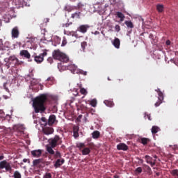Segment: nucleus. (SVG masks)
<instances>
[{"label":"nucleus","instance_id":"1a4fd4ad","mask_svg":"<svg viewBox=\"0 0 178 178\" xmlns=\"http://www.w3.org/2000/svg\"><path fill=\"white\" fill-rule=\"evenodd\" d=\"M73 130V137L74 138H79L80 135L79 134V131L80 130V127L77 125H74L72 127Z\"/></svg>","mask_w":178,"mask_h":178},{"label":"nucleus","instance_id":"de8ad7c7","mask_svg":"<svg viewBox=\"0 0 178 178\" xmlns=\"http://www.w3.org/2000/svg\"><path fill=\"white\" fill-rule=\"evenodd\" d=\"M47 62H49V63H54V58H52V57H49L47 58Z\"/></svg>","mask_w":178,"mask_h":178},{"label":"nucleus","instance_id":"0eeeda50","mask_svg":"<svg viewBox=\"0 0 178 178\" xmlns=\"http://www.w3.org/2000/svg\"><path fill=\"white\" fill-rule=\"evenodd\" d=\"M42 149H35L31 152V154L33 158H40L42 155Z\"/></svg>","mask_w":178,"mask_h":178},{"label":"nucleus","instance_id":"f3484780","mask_svg":"<svg viewBox=\"0 0 178 178\" xmlns=\"http://www.w3.org/2000/svg\"><path fill=\"white\" fill-rule=\"evenodd\" d=\"M113 45L115 47V48L119 49L120 48V40L118 38H115L114 40L113 41Z\"/></svg>","mask_w":178,"mask_h":178},{"label":"nucleus","instance_id":"c9c22d12","mask_svg":"<svg viewBox=\"0 0 178 178\" xmlns=\"http://www.w3.org/2000/svg\"><path fill=\"white\" fill-rule=\"evenodd\" d=\"M94 34L95 35H99V41H102V40H104V36L101 35L99 31H95Z\"/></svg>","mask_w":178,"mask_h":178},{"label":"nucleus","instance_id":"f03ea898","mask_svg":"<svg viewBox=\"0 0 178 178\" xmlns=\"http://www.w3.org/2000/svg\"><path fill=\"white\" fill-rule=\"evenodd\" d=\"M62 143H63V141L59 135L54 136V137L49 140V145L50 146H47V152H49L50 155H54L55 151H54L53 148H56L58 145H62Z\"/></svg>","mask_w":178,"mask_h":178},{"label":"nucleus","instance_id":"393cba45","mask_svg":"<svg viewBox=\"0 0 178 178\" xmlns=\"http://www.w3.org/2000/svg\"><path fill=\"white\" fill-rule=\"evenodd\" d=\"M92 138L97 139V138H99V136H101V134L98 131H95L92 134Z\"/></svg>","mask_w":178,"mask_h":178},{"label":"nucleus","instance_id":"ddd939ff","mask_svg":"<svg viewBox=\"0 0 178 178\" xmlns=\"http://www.w3.org/2000/svg\"><path fill=\"white\" fill-rule=\"evenodd\" d=\"M20 56H24L26 59H30L31 58V55L29 54L27 50H22L19 53Z\"/></svg>","mask_w":178,"mask_h":178},{"label":"nucleus","instance_id":"4468645a","mask_svg":"<svg viewBox=\"0 0 178 178\" xmlns=\"http://www.w3.org/2000/svg\"><path fill=\"white\" fill-rule=\"evenodd\" d=\"M13 130L14 131H18V133H23L24 131V127L20 124L14 125Z\"/></svg>","mask_w":178,"mask_h":178},{"label":"nucleus","instance_id":"b1692460","mask_svg":"<svg viewBox=\"0 0 178 178\" xmlns=\"http://www.w3.org/2000/svg\"><path fill=\"white\" fill-rule=\"evenodd\" d=\"M86 6L85 3H83L81 2L78 3L77 6H76L75 10H80V9H83Z\"/></svg>","mask_w":178,"mask_h":178},{"label":"nucleus","instance_id":"bf43d9fd","mask_svg":"<svg viewBox=\"0 0 178 178\" xmlns=\"http://www.w3.org/2000/svg\"><path fill=\"white\" fill-rule=\"evenodd\" d=\"M160 175H161V173H159V172L156 173V176H159Z\"/></svg>","mask_w":178,"mask_h":178},{"label":"nucleus","instance_id":"680f3d73","mask_svg":"<svg viewBox=\"0 0 178 178\" xmlns=\"http://www.w3.org/2000/svg\"><path fill=\"white\" fill-rule=\"evenodd\" d=\"M2 25V21H1V19H0V26H1Z\"/></svg>","mask_w":178,"mask_h":178},{"label":"nucleus","instance_id":"a19ab883","mask_svg":"<svg viewBox=\"0 0 178 178\" xmlns=\"http://www.w3.org/2000/svg\"><path fill=\"white\" fill-rule=\"evenodd\" d=\"M55 158H61L62 155L59 151H56V153L54 154Z\"/></svg>","mask_w":178,"mask_h":178},{"label":"nucleus","instance_id":"2f4dec72","mask_svg":"<svg viewBox=\"0 0 178 178\" xmlns=\"http://www.w3.org/2000/svg\"><path fill=\"white\" fill-rule=\"evenodd\" d=\"M170 173L172 175V176H173L174 177H177L178 178V170L177 169H175L170 171Z\"/></svg>","mask_w":178,"mask_h":178},{"label":"nucleus","instance_id":"c756f323","mask_svg":"<svg viewBox=\"0 0 178 178\" xmlns=\"http://www.w3.org/2000/svg\"><path fill=\"white\" fill-rule=\"evenodd\" d=\"M117 16L120 19V22H123V20H124V15L121 12H117Z\"/></svg>","mask_w":178,"mask_h":178},{"label":"nucleus","instance_id":"4c0bfd02","mask_svg":"<svg viewBox=\"0 0 178 178\" xmlns=\"http://www.w3.org/2000/svg\"><path fill=\"white\" fill-rule=\"evenodd\" d=\"M14 178H22V175L20 172H19V171H15L14 172Z\"/></svg>","mask_w":178,"mask_h":178},{"label":"nucleus","instance_id":"9d476101","mask_svg":"<svg viewBox=\"0 0 178 178\" xmlns=\"http://www.w3.org/2000/svg\"><path fill=\"white\" fill-rule=\"evenodd\" d=\"M117 149L118 151H127L129 149V146L124 143H119L117 145Z\"/></svg>","mask_w":178,"mask_h":178},{"label":"nucleus","instance_id":"4be33fe9","mask_svg":"<svg viewBox=\"0 0 178 178\" xmlns=\"http://www.w3.org/2000/svg\"><path fill=\"white\" fill-rule=\"evenodd\" d=\"M140 143L143 145H147L149 143V139L147 138H142L140 139Z\"/></svg>","mask_w":178,"mask_h":178},{"label":"nucleus","instance_id":"13d9d810","mask_svg":"<svg viewBox=\"0 0 178 178\" xmlns=\"http://www.w3.org/2000/svg\"><path fill=\"white\" fill-rule=\"evenodd\" d=\"M3 156H0V161H2V159H3Z\"/></svg>","mask_w":178,"mask_h":178},{"label":"nucleus","instance_id":"bb28decb","mask_svg":"<svg viewBox=\"0 0 178 178\" xmlns=\"http://www.w3.org/2000/svg\"><path fill=\"white\" fill-rule=\"evenodd\" d=\"M160 129L159 127L156 126H153L152 127V134H156V133H158V131H159Z\"/></svg>","mask_w":178,"mask_h":178},{"label":"nucleus","instance_id":"f257e3e1","mask_svg":"<svg viewBox=\"0 0 178 178\" xmlns=\"http://www.w3.org/2000/svg\"><path fill=\"white\" fill-rule=\"evenodd\" d=\"M48 101V94H41L34 99L33 106L35 113H44L47 111L45 102Z\"/></svg>","mask_w":178,"mask_h":178},{"label":"nucleus","instance_id":"09e8293b","mask_svg":"<svg viewBox=\"0 0 178 178\" xmlns=\"http://www.w3.org/2000/svg\"><path fill=\"white\" fill-rule=\"evenodd\" d=\"M115 29L116 31H118V33H119V31H120V26L115 25Z\"/></svg>","mask_w":178,"mask_h":178},{"label":"nucleus","instance_id":"ea45409f","mask_svg":"<svg viewBox=\"0 0 178 178\" xmlns=\"http://www.w3.org/2000/svg\"><path fill=\"white\" fill-rule=\"evenodd\" d=\"M80 92H81V94H82L83 95H87V94H88L87 90H86L84 88H81L80 89Z\"/></svg>","mask_w":178,"mask_h":178},{"label":"nucleus","instance_id":"a18cd8bd","mask_svg":"<svg viewBox=\"0 0 178 178\" xmlns=\"http://www.w3.org/2000/svg\"><path fill=\"white\" fill-rule=\"evenodd\" d=\"M73 24V22H67L65 24H63V27H69V26H72Z\"/></svg>","mask_w":178,"mask_h":178},{"label":"nucleus","instance_id":"338daca9","mask_svg":"<svg viewBox=\"0 0 178 178\" xmlns=\"http://www.w3.org/2000/svg\"><path fill=\"white\" fill-rule=\"evenodd\" d=\"M108 81H111V78L108 77Z\"/></svg>","mask_w":178,"mask_h":178},{"label":"nucleus","instance_id":"c85d7f7f","mask_svg":"<svg viewBox=\"0 0 178 178\" xmlns=\"http://www.w3.org/2000/svg\"><path fill=\"white\" fill-rule=\"evenodd\" d=\"M104 104H105V105H106V106H109L110 108H112V106H113V105H115L113 102L109 101V100L104 101Z\"/></svg>","mask_w":178,"mask_h":178},{"label":"nucleus","instance_id":"7c9ffc66","mask_svg":"<svg viewBox=\"0 0 178 178\" xmlns=\"http://www.w3.org/2000/svg\"><path fill=\"white\" fill-rule=\"evenodd\" d=\"M89 104H90V105H91V106H93V108H95V106H97V99H93L90 100L89 102Z\"/></svg>","mask_w":178,"mask_h":178},{"label":"nucleus","instance_id":"0e129e2a","mask_svg":"<svg viewBox=\"0 0 178 178\" xmlns=\"http://www.w3.org/2000/svg\"><path fill=\"white\" fill-rule=\"evenodd\" d=\"M72 2H76V0H70Z\"/></svg>","mask_w":178,"mask_h":178},{"label":"nucleus","instance_id":"e2e57ef3","mask_svg":"<svg viewBox=\"0 0 178 178\" xmlns=\"http://www.w3.org/2000/svg\"><path fill=\"white\" fill-rule=\"evenodd\" d=\"M154 159H156V158H158V156H154Z\"/></svg>","mask_w":178,"mask_h":178},{"label":"nucleus","instance_id":"a878e982","mask_svg":"<svg viewBox=\"0 0 178 178\" xmlns=\"http://www.w3.org/2000/svg\"><path fill=\"white\" fill-rule=\"evenodd\" d=\"M124 24L128 28L134 29V25L133 24V22H131V21H125Z\"/></svg>","mask_w":178,"mask_h":178},{"label":"nucleus","instance_id":"dca6fc26","mask_svg":"<svg viewBox=\"0 0 178 178\" xmlns=\"http://www.w3.org/2000/svg\"><path fill=\"white\" fill-rule=\"evenodd\" d=\"M81 15H82L81 12L76 11L71 15V19H81Z\"/></svg>","mask_w":178,"mask_h":178},{"label":"nucleus","instance_id":"37998d69","mask_svg":"<svg viewBox=\"0 0 178 178\" xmlns=\"http://www.w3.org/2000/svg\"><path fill=\"white\" fill-rule=\"evenodd\" d=\"M81 47L83 49V51H84V49H86V47H87V42H83L81 43Z\"/></svg>","mask_w":178,"mask_h":178},{"label":"nucleus","instance_id":"69168bd1","mask_svg":"<svg viewBox=\"0 0 178 178\" xmlns=\"http://www.w3.org/2000/svg\"><path fill=\"white\" fill-rule=\"evenodd\" d=\"M91 111H92V112H95V110H94V109H91Z\"/></svg>","mask_w":178,"mask_h":178},{"label":"nucleus","instance_id":"9b49d317","mask_svg":"<svg viewBox=\"0 0 178 178\" xmlns=\"http://www.w3.org/2000/svg\"><path fill=\"white\" fill-rule=\"evenodd\" d=\"M42 131L46 136H49V134H53L54 128L46 127L42 129Z\"/></svg>","mask_w":178,"mask_h":178},{"label":"nucleus","instance_id":"f704fd0d","mask_svg":"<svg viewBox=\"0 0 178 178\" xmlns=\"http://www.w3.org/2000/svg\"><path fill=\"white\" fill-rule=\"evenodd\" d=\"M156 9L158 12H159L160 13H162V12H163V5H161V4L157 5Z\"/></svg>","mask_w":178,"mask_h":178},{"label":"nucleus","instance_id":"a211bd4d","mask_svg":"<svg viewBox=\"0 0 178 178\" xmlns=\"http://www.w3.org/2000/svg\"><path fill=\"white\" fill-rule=\"evenodd\" d=\"M63 163H65V159H57V161H56L55 164H54V167L55 168H60V166H62V165H63Z\"/></svg>","mask_w":178,"mask_h":178},{"label":"nucleus","instance_id":"79ce46f5","mask_svg":"<svg viewBox=\"0 0 178 178\" xmlns=\"http://www.w3.org/2000/svg\"><path fill=\"white\" fill-rule=\"evenodd\" d=\"M76 147L77 148H79L80 151H81V148H84V147H86V145L84 143H79Z\"/></svg>","mask_w":178,"mask_h":178},{"label":"nucleus","instance_id":"6ab92c4d","mask_svg":"<svg viewBox=\"0 0 178 178\" xmlns=\"http://www.w3.org/2000/svg\"><path fill=\"white\" fill-rule=\"evenodd\" d=\"M55 120H56V117L55 115H51L49 118L48 124L49 126H52L54 123H55Z\"/></svg>","mask_w":178,"mask_h":178},{"label":"nucleus","instance_id":"7ed1b4c3","mask_svg":"<svg viewBox=\"0 0 178 178\" xmlns=\"http://www.w3.org/2000/svg\"><path fill=\"white\" fill-rule=\"evenodd\" d=\"M52 56L56 60H60V62H63L64 63L69 62V56L59 49L54 50L52 52Z\"/></svg>","mask_w":178,"mask_h":178},{"label":"nucleus","instance_id":"412c9836","mask_svg":"<svg viewBox=\"0 0 178 178\" xmlns=\"http://www.w3.org/2000/svg\"><path fill=\"white\" fill-rule=\"evenodd\" d=\"M44 163V159H38L33 160V166H38L40 163Z\"/></svg>","mask_w":178,"mask_h":178},{"label":"nucleus","instance_id":"2eb2a0df","mask_svg":"<svg viewBox=\"0 0 178 178\" xmlns=\"http://www.w3.org/2000/svg\"><path fill=\"white\" fill-rule=\"evenodd\" d=\"M90 26L88 25H81L78 28V31H80V33H83V34H86L87 33V30H88V28Z\"/></svg>","mask_w":178,"mask_h":178},{"label":"nucleus","instance_id":"f8f14e48","mask_svg":"<svg viewBox=\"0 0 178 178\" xmlns=\"http://www.w3.org/2000/svg\"><path fill=\"white\" fill-rule=\"evenodd\" d=\"M159 95V101L155 103L156 108L162 104V101H163V93L162 92H159L158 93Z\"/></svg>","mask_w":178,"mask_h":178},{"label":"nucleus","instance_id":"3c124183","mask_svg":"<svg viewBox=\"0 0 178 178\" xmlns=\"http://www.w3.org/2000/svg\"><path fill=\"white\" fill-rule=\"evenodd\" d=\"M23 162H24V163H26V162H28V163H30V159H23Z\"/></svg>","mask_w":178,"mask_h":178},{"label":"nucleus","instance_id":"aec40b11","mask_svg":"<svg viewBox=\"0 0 178 178\" xmlns=\"http://www.w3.org/2000/svg\"><path fill=\"white\" fill-rule=\"evenodd\" d=\"M64 10L66 12H73V10H76V6L67 5L64 7Z\"/></svg>","mask_w":178,"mask_h":178},{"label":"nucleus","instance_id":"423d86ee","mask_svg":"<svg viewBox=\"0 0 178 178\" xmlns=\"http://www.w3.org/2000/svg\"><path fill=\"white\" fill-rule=\"evenodd\" d=\"M19 35L20 32L19 31V27L15 26L13 28L11 31L12 38H19Z\"/></svg>","mask_w":178,"mask_h":178},{"label":"nucleus","instance_id":"052dcab7","mask_svg":"<svg viewBox=\"0 0 178 178\" xmlns=\"http://www.w3.org/2000/svg\"><path fill=\"white\" fill-rule=\"evenodd\" d=\"M114 178H119L118 175H114Z\"/></svg>","mask_w":178,"mask_h":178},{"label":"nucleus","instance_id":"58836bf2","mask_svg":"<svg viewBox=\"0 0 178 178\" xmlns=\"http://www.w3.org/2000/svg\"><path fill=\"white\" fill-rule=\"evenodd\" d=\"M143 172V168L141 167H138L135 170L136 175H140Z\"/></svg>","mask_w":178,"mask_h":178},{"label":"nucleus","instance_id":"4d7b16f0","mask_svg":"<svg viewBox=\"0 0 178 178\" xmlns=\"http://www.w3.org/2000/svg\"><path fill=\"white\" fill-rule=\"evenodd\" d=\"M156 92H158V94H159V92H161V89H159V88L156 89Z\"/></svg>","mask_w":178,"mask_h":178},{"label":"nucleus","instance_id":"c03bdc74","mask_svg":"<svg viewBox=\"0 0 178 178\" xmlns=\"http://www.w3.org/2000/svg\"><path fill=\"white\" fill-rule=\"evenodd\" d=\"M149 38L152 40L153 41H154V42H156V40H155V38H156V37H155L152 33H150L149 35Z\"/></svg>","mask_w":178,"mask_h":178},{"label":"nucleus","instance_id":"49530a36","mask_svg":"<svg viewBox=\"0 0 178 178\" xmlns=\"http://www.w3.org/2000/svg\"><path fill=\"white\" fill-rule=\"evenodd\" d=\"M43 178H52V175L51 173H46Z\"/></svg>","mask_w":178,"mask_h":178},{"label":"nucleus","instance_id":"473e14b6","mask_svg":"<svg viewBox=\"0 0 178 178\" xmlns=\"http://www.w3.org/2000/svg\"><path fill=\"white\" fill-rule=\"evenodd\" d=\"M145 169H146L148 175H152V170H151V167H149L148 165H144Z\"/></svg>","mask_w":178,"mask_h":178},{"label":"nucleus","instance_id":"20e7f679","mask_svg":"<svg viewBox=\"0 0 178 178\" xmlns=\"http://www.w3.org/2000/svg\"><path fill=\"white\" fill-rule=\"evenodd\" d=\"M47 55H48V50L44 49L42 50V52L40 53V54H37L35 53L32 56V58H34V60L35 62H36V63L40 64L44 62V58H45V56H47Z\"/></svg>","mask_w":178,"mask_h":178},{"label":"nucleus","instance_id":"39448f33","mask_svg":"<svg viewBox=\"0 0 178 178\" xmlns=\"http://www.w3.org/2000/svg\"><path fill=\"white\" fill-rule=\"evenodd\" d=\"M19 65H22V61H19L15 56H10L8 61L6 63V67L7 69H9L10 66L12 67H16V66H19Z\"/></svg>","mask_w":178,"mask_h":178},{"label":"nucleus","instance_id":"8fccbe9b","mask_svg":"<svg viewBox=\"0 0 178 178\" xmlns=\"http://www.w3.org/2000/svg\"><path fill=\"white\" fill-rule=\"evenodd\" d=\"M149 119V120H151V115H148L147 114V113H145V119Z\"/></svg>","mask_w":178,"mask_h":178},{"label":"nucleus","instance_id":"cd10ccee","mask_svg":"<svg viewBox=\"0 0 178 178\" xmlns=\"http://www.w3.org/2000/svg\"><path fill=\"white\" fill-rule=\"evenodd\" d=\"M7 164H8V161H6V160L1 161L0 162V169H5V168H6Z\"/></svg>","mask_w":178,"mask_h":178},{"label":"nucleus","instance_id":"5701e85b","mask_svg":"<svg viewBox=\"0 0 178 178\" xmlns=\"http://www.w3.org/2000/svg\"><path fill=\"white\" fill-rule=\"evenodd\" d=\"M82 155H88L91 152V150L88 147H85L81 151Z\"/></svg>","mask_w":178,"mask_h":178},{"label":"nucleus","instance_id":"5fc2aeb1","mask_svg":"<svg viewBox=\"0 0 178 178\" xmlns=\"http://www.w3.org/2000/svg\"><path fill=\"white\" fill-rule=\"evenodd\" d=\"M165 44L166 45H170V40H166Z\"/></svg>","mask_w":178,"mask_h":178},{"label":"nucleus","instance_id":"e433bc0d","mask_svg":"<svg viewBox=\"0 0 178 178\" xmlns=\"http://www.w3.org/2000/svg\"><path fill=\"white\" fill-rule=\"evenodd\" d=\"M47 81H50L51 86L55 83V78L54 76H49L47 79Z\"/></svg>","mask_w":178,"mask_h":178},{"label":"nucleus","instance_id":"603ef678","mask_svg":"<svg viewBox=\"0 0 178 178\" xmlns=\"http://www.w3.org/2000/svg\"><path fill=\"white\" fill-rule=\"evenodd\" d=\"M3 88L6 89V91H7L8 92H9V89L8 88H6V83L3 84Z\"/></svg>","mask_w":178,"mask_h":178},{"label":"nucleus","instance_id":"6e6d98bb","mask_svg":"<svg viewBox=\"0 0 178 178\" xmlns=\"http://www.w3.org/2000/svg\"><path fill=\"white\" fill-rule=\"evenodd\" d=\"M81 73L84 76H87V72L82 71Z\"/></svg>","mask_w":178,"mask_h":178},{"label":"nucleus","instance_id":"6e6552de","mask_svg":"<svg viewBox=\"0 0 178 178\" xmlns=\"http://www.w3.org/2000/svg\"><path fill=\"white\" fill-rule=\"evenodd\" d=\"M145 159H146V162L147 163H149L152 168H154V166H155L156 165V159H152V157L148 156V155H146L145 156Z\"/></svg>","mask_w":178,"mask_h":178},{"label":"nucleus","instance_id":"72a5a7b5","mask_svg":"<svg viewBox=\"0 0 178 178\" xmlns=\"http://www.w3.org/2000/svg\"><path fill=\"white\" fill-rule=\"evenodd\" d=\"M6 172H10V173L12 172V166H10V163H7V165H6Z\"/></svg>","mask_w":178,"mask_h":178},{"label":"nucleus","instance_id":"864d4df0","mask_svg":"<svg viewBox=\"0 0 178 178\" xmlns=\"http://www.w3.org/2000/svg\"><path fill=\"white\" fill-rule=\"evenodd\" d=\"M3 98H4V99H9V96H8V95H3Z\"/></svg>","mask_w":178,"mask_h":178}]
</instances>
